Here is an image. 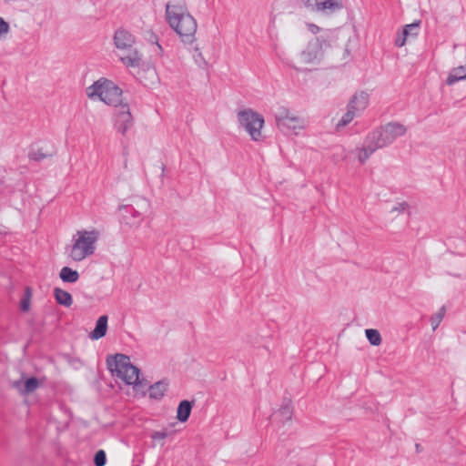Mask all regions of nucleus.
Listing matches in <instances>:
<instances>
[{"label": "nucleus", "mask_w": 466, "mask_h": 466, "mask_svg": "<svg viewBox=\"0 0 466 466\" xmlns=\"http://www.w3.org/2000/svg\"><path fill=\"white\" fill-rule=\"evenodd\" d=\"M275 117L279 129L286 135H297L304 128V121L285 107L280 108Z\"/></svg>", "instance_id": "nucleus-8"}, {"label": "nucleus", "mask_w": 466, "mask_h": 466, "mask_svg": "<svg viewBox=\"0 0 466 466\" xmlns=\"http://www.w3.org/2000/svg\"><path fill=\"white\" fill-rule=\"evenodd\" d=\"M356 116H359L357 114H355V112L350 108L348 106H347V111L345 114H343V116H341V118L339 120V122L337 123L336 125V129L337 130H339L340 128L346 127L347 125H349Z\"/></svg>", "instance_id": "nucleus-21"}, {"label": "nucleus", "mask_w": 466, "mask_h": 466, "mask_svg": "<svg viewBox=\"0 0 466 466\" xmlns=\"http://www.w3.org/2000/svg\"><path fill=\"white\" fill-rule=\"evenodd\" d=\"M167 437V432L166 431H154L151 434V438L153 441H161Z\"/></svg>", "instance_id": "nucleus-31"}, {"label": "nucleus", "mask_w": 466, "mask_h": 466, "mask_svg": "<svg viewBox=\"0 0 466 466\" xmlns=\"http://www.w3.org/2000/svg\"><path fill=\"white\" fill-rule=\"evenodd\" d=\"M124 208L131 216L129 219L127 216H125L127 224L132 227H137L143 221L144 215L141 211L135 209L132 206H126Z\"/></svg>", "instance_id": "nucleus-18"}, {"label": "nucleus", "mask_w": 466, "mask_h": 466, "mask_svg": "<svg viewBox=\"0 0 466 466\" xmlns=\"http://www.w3.org/2000/svg\"><path fill=\"white\" fill-rule=\"evenodd\" d=\"M320 56V48L317 43H310L307 46V47L301 52L300 57L302 62L307 64L314 63L319 60Z\"/></svg>", "instance_id": "nucleus-12"}, {"label": "nucleus", "mask_w": 466, "mask_h": 466, "mask_svg": "<svg viewBox=\"0 0 466 466\" xmlns=\"http://www.w3.org/2000/svg\"><path fill=\"white\" fill-rule=\"evenodd\" d=\"M343 8L341 0H319L317 12L331 14Z\"/></svg>", "instance_id": "nucleus-13"}, {"label": "nucleus", "mask_w": 466, "mask_h": 466, "mask_svg": "<svg viewBox=\"0 0 466 466\" xmlns=\"http://www.w3.org/2000/svg\"><path fill=\"white\" fill-rule=\"evenodd\" d=\"M279 414L282 417L283 420H289L291 419L292 408L289 401L282 404L281 408L279 410Z\"/></svg>", "instance_id": "nucleus-25"}, {"label": "nucleus", "mask_w": 466, "mask_h": 466, "mask_svg": "<svg viewBox=\"0 0 466 466\" xmlns=\"http://www.w3.org/2000/svg\"><path fill=\"white\" fill-rule=\"evenodd\" d=\"M31 297V289L29 287H26L25 289L24 297L22 298L20 302V309L22 311L27 312L30 309Z\"/></svg>", "instance_id": "nucleus-23"}, {"label": "nucleus", "mask_w": 466, "mask_h": 466, "mask_svg": "<svg viewBox=\"0 0 466 466\" xmlns=\"http://www.w3.org/2000/svg\"><path fill=\"white\" fill-rule=\"evenodd\" d=\"M409 205L405 202H402L400 204H399L398 207L394 208L393 210H398L400 212L401 211H405L407 208H408Z\"/></svg>", "instance_id": "nucleus-32"}, {"label": "nucleus", "mask_w": 466, "mask_h": 466, "mask_svg": "<svg viewBox=\"0 0 466 466\" xmlns=\"http://www.w3.org/2000/svg\"><path fill=\"white\" fill-rule=\"evenodd\" d=\"M253 346H254V347H257V348H259V347H260V345H259V344H257V343H253Z\"/></svg>", "instance_id": "nucleus-36"}, {"label": "nucleus", "mask_w": 466, "mask_h": 466, "mask_svg": "<svg viewBox=\"0 0 466 466\" xmlns=\"http://www.w3.org/2000/svg\"><path fill=\"white\" fill-rule=\"evenodd\" d=\"M86 95L90 99L98 98L106 105L116 107L123 103V91L112 81L100 78L86 88Z\"/></svg>", "instance_id": "nucleus-5"}, {"label": "nucleus", "mask_w": 466, "mask_h": 466, "mask_svg": "<svg viewBox=\"0 0 466 466\" xmlns=\"http://www.w3.org/2000/svg\"><path fill=\"white\" fill-rule=\"evenodd\" d=\"M114 45L117 49L116 56L121 63L127 68L139 67L142 55L134 46L136 37L127 29L118 28L113 37Z\"/></svg>", "instance_id": "nucleus-3"}, {"label": "nucleus", "mask_w": 466, "mask_h": 466, "mask_svg": "<svg viewBox=\"0 0 466 466\" xmlns=\"http://www.w3.org/2000/svg\"><path fill=\"white\" fill-rule=\"evenodd\" d=\"M107 319H108L106 315H103L98 318V319L96 322V327L89 336L92 339L97 340L106 334Z\"/></svg>", "instance_id": "nucleus-14"}, {"label": "nucleus", "mask_w": 466, "mask_h": 466, "mask_svg": "<svg viewBox=\"0 0 466 466\" xmlns=\"http://www.w3.org/2000/svg\"><path fill=\"white\" fill-rule=\"evenodd\" d=\"M112 121L114 128L123 136H126L133 127L134 118L127 102H123L115 107Z\"/></svg>", "instance_id": "nucleus-9"}, {"label": "nucleus", "mask_w": 466, "mask_h": 466, "mask_svg": "<svg viewBox=\"0 0 466 466\" xmlns=\"http://www.w3.org/2000/svg\"><path fill=\"white\" fill-rule=\"evenodd\" d=\"M98 237L96 230H78L70 249V258L78 262L94 254Z\"/></svg>", "instance_id": "nucleus-6"}, {"label": "nucleus", "mask_w": 466, "mask_h": 466, "mask_svg": "<svg viewBox=\"0 0 466 466\" xmlns=\"http://www.w3.org/2000/svg\"><path fill=\"white\" fill-rule=\"evenodd\" d=\"M238 119L242 127L249 135L253 141H262L261 129L264 126V117L252 109H244L238 113Z\"/></svg>", "instance_id": "nucleus-7"}, {"label": "nucleus", "mask_w": 466, "mask_h": 466, "mask_svg": "<svg viewBox=\"0 0 466 466\" xmlns=\"http://www.w3.org/2000/svg\"><path fill=\"white\" fill-rule=\"evenodd\" d=\"M444 314H445V308L441 307L440 311L437 312L436 314H434L431 318V324L432 326L433 330H435L439 327L440 323L441 322V320L444 317Z\"/></svg>", "instance_id": "nucleus-26"}, {"label": "nucleus", "mask_w": 466, "mask_h": 466, "mask_svg": "<svg viewBox=\"0 0 466 466\" xmlns=\"http://www.w3.org/2000/svg\"><path fill=\"white\" fill-rule=\"evenodd\" d=\"M166 19L184 43L191 44L195 40L197 22L182 5L167 4L166 5Z\"/></svg>", "instance_id": "nucleus-2"}, {"label": "nucleus", "mask_w": 466, "mask_h": 466, "mask_svg": "<svg viewBox=\"0 0 466 466\" xmlns=\"http://www.w3.org/2000/svg\"><path fill=\"white\" fill-rule=\"evenodd\" d=\"M415 448H416V451H417V452H420V451H421V450H422V449H421L420 444H419V443H417V444L415 445Z\"/></svg>", "instance_id": "nucleus-35"}, {"label": "nucleus", "mask_w": 466, "mask_h": 466, "mask_svg": "<svg viewBox=\"0 0 466 466\" xmlns=\"http://www.w3.org/2000/svg\"><path fill=\"white\" fill-rule=\"evenodd\" d=\"M141 202H142V207L143 208H148V202L146 199H142Z\"/></svg>", "instance_id": "nucleus-34"}, {"label": "nucleus", "mask_w": 466, "mask_h": 466, "mask_svg": "<svg viewBox=\"0 0 466 466\" xmlns=\"http://www.w3.org/2000/svg\"><path fill=\"white\" fill-rule=\"evenodd\" d=\"M50 156V153L44 152L40 147L33 148L29 153V158L35 161H41Z\"/></svg>", "instance_id": "nucleus-24"}, {"label": "nucleus", "mask_w": 466, "mask_h": 466, "mask_svg": "<svg viewBox=\"0 0 466 466\" xmlns=\"http://www.w3.org/2000/svg\"><path fill=\"white\" fill-rule=\"evenodd\" d=\"M465 79H466V64L464 66H460L453 68L450 72V74L446 79V84L448 86H452L455 83L461 81V80H465Z\"/></svg>", "instance_id": "nucleus-15"}, {"label": "nucleus", "mask_w": 466, "mask_h": 466, "mask_svg": "<svg viewBox=\"0 0 466 466\" xmlns=\"http://www.w3.org/2000/svg\"><path fill=\"white\" fill-rule=\"evenodd\" d=\"M407 127L399 122H389L369 132L361 147L357 148L358 159L363 164L378 149L391 145L397 138L403 137Z\"/></svg>", "instance_id": "nucleus-1"}, {"label": "nucleus", "mask_w": 466, "mask_h": 466, "mask_svg": "<svg viewBox=\"0 0 466 466\" xmlns=\"http://www.w3.org/2000/svg\"><path fill=\"white\" fill-rule=\"evenodd\" d=\"M59 277L64 282L76 283L79 279V273L69 267H63L60 270Z\"/></svg>", "instance_id": "nucleus-20"}, {"label": "nucleus", "mask_w": 466, "mask_h": 466, "mask_svg": "<svg viewBox=\"0 0 466 466\" xmlns=\"http://www.w3.org/2000/svg\"><path fill=\"white\" fill-rule=\"evenodd\" d=\"M193 407V402L189 400H182L179 402L177 410V419L180 422H186L191 413V410Z\"/></svg>", "instance_id": "nucleus-17"}, {"label": "nucleus", "mask_w": 466, "mask_h": 466, "mask_svg": "<svg viewBox=\"0 0 466 466\" xmlns=\"http://www.w3.org/2000/svg\"><path fill=\"white\" fill-rule=\"evenodd\" d=\"M94 463L96 466H105L106 463V455L103 450L96 452L94 457Z\"/></svg>", "instance_id": "nucleus-28"}, {"label": "nucleus", "mask_w": 466, "mask_h": 466, "mask_svg": "<svg viewBox=\"0 0 466 466\" xmlns=\"http://www.w3.org/2000/svg\"><path fill=\"white\" fill-rule=\"evenodd\" d=\"M369 105V95L366 92H357L348 103V106L351 108L355 114H360L367 108Z\"/></svg>", "instance_id": "nucleus-11"}, {"label": "nucleus", "mask_w": 466, "mask_h": 466, "mask_svg": "<svg viewBox=\"0 0 466 466\" xmlns=\"http://www.w3.org/2000/svg\"><path fill=\"white\" fill-rule=\"evenodd\" d=\"M106 366L116 380L123 381L127 385H137L139 383V370L130 362L128 356L116 354L106 358Z\"/></svg>", "instance_id": "nucleus-4"}, {"label": "nucleus", "mask_w": 466, "mask_h": 466, "mask_svg": "<svg viewBox=\"0 0 466 466\" xmlns=\"http://www.w3.org/2000/svg\"><path fill=\"white\" fill-rule=\"evenodd\" d=\"M309 28L312 33H318L319 31V27L316 25H309Z\"/></svg>", "instance_id": "nucleus-33"}, {"label": "nucleus", "mask_w": 466, "mask_h": 466, "mask_svg": "<svg viewBox=\"0 0 466 466\" xmlns=\"http://www.w3.org/2000/svg\"><path fill=\"white\" fill-rule=\"evenodd\" d=\"M39 386V381L36 378L32 377L25 381V392L30 393L35 391Z\"/></svg>", "instance_id": "nucleus-27"}, {"label": "nucleus", "mask_w": 466, "mask_h": 466, "mask_svg": "<svg viewBox=\"0 0 466 466\" xmlns=\"http://www.w3.org/2000/svg\"><path fill=\"white\" fill-rule=\"evenodd\" d=\"M302 4L311 11H317L319 0H301Z\"/></svg>", "instance_id": "nucleus-30"}, {"label": "nucleus", "mask_w": 466, "mask_h": 466, "mask_svg": "<svg viewBox=\"0 0 466 466\" xmlns=\"http://www.w3.org/2000/svg\"><path fill=\"white\" fill-rule=\"evenodd\" d=\"M420 21L417 20L411 24L404 25L402 30L397 34L395 46L402 47L405 46L408 38H416L419 35Z\"/></svg>", "instance_id": "nucleus-10"}, {"label": "nucleus", "mask_w": 466, "mask_h": 466, "mask_svg": "<svg viewBox=\"0 0 466 466\" xmlns=\"http://www.w3.org/2000/svg\"><path fill=\"white\" fill-rule=\"evenodd\" d=\"M10 31L9 24L0 16V40L5 39Z\"/></svg>", "instance_id": "nucleus-29"}, {"label": "nucleus", "mask_w": 466, "mask_h": 466, "mask_svg": "<svg viewBox=\"0 0 466 466\" xmlns=\"http://www.w3.org/2000/svg\"><path fill=\"white\" fill-rule=\"evenodd\" d=\"M167 390V383L165 380H159L151 385L148 389V395L151 399L160 400Z\"/></svg>", "instance_id": "nucleus-16"}, {"label": "nucleus", "mask_w": 466, "mask_h": 466, "mask_svg": "<svg viewBox=\"0 0 466 466\" xmlns=\"http://www.w3.org/2000/svg\"><path fill=\"white\" fill-rule=\"evenodd\" d=\"M54 296L59 305L70 307L73 304L71 294L62 289L55 288Z\"/></svg>", "instance_id": "nucleus-19"}, {"label": "nucleus", "mask_w": 466, "mask_h": 466, "mask_svg": "<svg viewBox=\"0 0 466 466\" xmlns=\"http://www.w3.org/2000/svg\"><path fill=\"white\" fill-rule=\"evenodd\" d=\"M369 342L373 346H379L381 343V336L377 329H368L365 330Z\"/></svg>", "instance_id": "nucleus-22"}]
</instances>
